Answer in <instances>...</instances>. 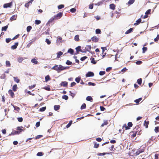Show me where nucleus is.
<instances>
[{
    "mask_svg": "<svg viewBox=\"0 0 159 159\" xmlns=\"http://www.w3.org/2000/svg\"><path fill=\"white\" fill-rule=\"evenodd\" d=\"M23 127L22 126H18L17 127L16 130L13 131L11 134H9V135H14L16 134H20L22 131L24 130L22 128Z\"/></svg>",
    "mask_w": 159,
    "mask_h": 159,
    "instance_id": "obj_1",
    "label": "nucleus"
},
{
    "mask_svg": "<svg viewBox=\"0 0 159 159\" xmlns=\"http://www.w3.org/2000/svg\"><path fill=\"white\" fill-rule=\"evenodd\" d=\"M66 67H64L61 65H55L52 69L57 71L58 72L66 69Z\"/></svg>",
    "mask_w": 159,
    "mask_h": 159,
    "instance_id": "obj_2",
    "label": "nucleus"
},
{
    "mask_svg": "<svg viewBox=\"0 0 159 159\" xmlns=\"http://www.w3.org/2000/svg\"><path fill=\"white\" fill-rule=\"evenodd\" d=\"M133 126L132 123L131 122H129L128 123V126L126 124H124L122 126V129H124V128H125V130L129 129H130V127H132Z\"/></svg>",
    "mask_w": 159,
    "mask_h": 159,
    "instance_id": "obj_3",
    "label": "nucleus"
},
{
    "mask_svg": "<svg viewBox=\"0 0 159 159\" xmlns=\"http://www.w3.org/2000/svg\"><path fill=\"white\" fill-rule=\"evenodd\" d=\"M63 13L62 12H59L56 15H55L53 17L55 20H57L60 18L62 16Z\"/></svg>",
    "mask_w": 159,
    "mask_h": 159,
    "instance_id": "obj_4",
    "label": "nucleus"
},
{
    "mask_svg": "<svg viewBox=\"0 0 159 159\" xmlns=\"http://www.w3.org/2000/svg\"><path fill=\"white\" fill-rule=\"evenodd\" d=\"M12 2H10V3L5 4L3 6V7L4 8H7L8 7H10L12 5Z\"/></svg>",
    "mask_w": 159,
    "mask_h": 159,
    "instance_id": "obj_5",
    "label": "nucleus"
},
{
    "mask_svg": "<svg viewBox=\"0 0 159 159\" xmlns=\"http://www.w3.org/2000/svg\"><path fill=\"white\" fill-rule=\"evenodd\" d=\"M8 93L10 95L11 98H13L15 97V94L13 92L12 90L10 89L8 91Z\"/></svg>",
    "mask_w": 159,
    "mask_h": 159,
    "instance_id": "obj_6",
    "label": "nucleus"
},
{
    "mask_svg": "<svg viewBox=\"0 0 159 159\" xmlns=\"http://www.w3.org/2000/svg\"><path fill=\"white\" fill-rule=\"evenodd\" d=\"M94 75V74L93 72H88L85 75L86 77H92Z\"/></svg>",
    "mask_w": 159,
    "mask_h": 159,
    "instance_id": "obj_7",
    "label": "nucleus"
},
{
    "mask_svg": "<svg viewBox=\"0 0 159 159\" xmlns=\"http://www.w3.org/2000/svg\"><path fill=\"white\" fill-rule=\"evenodd\" d=\"M75 49L76 51V52L77 53H79V52H84L83 51H82V50L81 49V46H78L77 47L75 48Z\"/></svg>",
    "mask_w": 159,
    "mask_h": 159,
    "instance_id": "obj_8",
    "label": "nucleus"
},
{
    "mask_svg": "<svg viewBox=\"0 0 159 159\" xmlns=\"http://www.w3.org/2000/svg\"><path fill=\"white\" fill-rule=\"evenodd\" d=\"M91 39L93 42H96L98 41L99 39L96 36H94L91 38Z\"/></svg>",
    "mask_w": 159,
    "mask_h": 159,
    "instance_id": "obj_9",
    "label": "nucleus"
},
{
    "mask_svg": "<svg viewBox=\"0 0 159 159\" xmlns=\"http://www.w3.org/2000/svg\"><path fill=\"white\" fill-rule=\"evenodd\" d=\"M18 44L19 43L18 42L15 43L14 45L11 46V48L12 49H16L17 48V46H18Z\"/></svg>",
    "mask_w": 159,
    "mask_h": 159,
    "instance_id": "obj_10",
    "label": "nucleus"
},
{
    "mask_svg": "<svg viewBox=\"0 0 159 159\" xmlns=\"http://www.w3.org/2000/svg\"><path fill=\"white\" fill-rule=\"evenodd\" d=\"M17 16V15H13L10 18V20L11 21L14 20H16Z\"/></svg>",
    "mask_w": 159,
    "mask_h": 159,
    "instance_id": "obj_11",
    "label": "nucleus"
},
{
    "mask_svg": "<svg viewBox=\"0 0 159 159\" xmlns=\"http://www.w3.org/2000/svg\"><path fill=\"white\" fill-rule=\"evenodd\" d=\"M140 125H137L135 127L134 129L133 130L134 131H137L138 132L141 130V129H140Z\"/></svg>",
    "mask_w": 159,
    "mask_h": 159,
    "instance_id": "obj_12",
    "label": "nucleus"
},
{
    "mask_svg": "<svg viewBox=\"0 0 159 159\" xmlns=\"http://www.w3.org/2000/svg\"><path fill=\"white\" fill-rule=\"evenodd\" d=\"M61 85L63 87H66L68 85V83L66 81L62 82L61 83Z\"/></svg>",
    "mask_w": 159,
    "mask_h": 159,
    "instance_id": "obj_13",
    "label": "nucleus"
},
{
    "mask_svg": "<svg viewBox=\"0 0 159 159\" xmlns=\"http://www.w3.org/2000/svg\"><path fill=\"white\" fill-rule=\"evenodd\" d=\"M138 132L137 131H133L131 132V133H133V134H132L131 136L134 138L135 137L137 133Z\"/></svg>",
    "mask_w": 159,
    "mask_h": 159,
    "instance_id": "obj_14",
    "label": "nucleus"
},
{
    "mask_svg": "<svg viewBox=\"0 0 159 159\" xmlns=\"http://www.w3.org/2000/svg\"><path fill=\"white\" fill-rule=\"evenodd\" d=\"M116 5L114 4H111L110 5V8L111 9L114 10L115 9Z\"/></svg>",
    "mask_w": 159,
    "mask_h": 159,
    "instance_id": "obj_15",
    "label": "nucleus"
},
{
    "mask_svg": "<svg viewBox=\"0 0 159 159\" xmlns=\"http://www.w3.org/2000/svg\"><path fill=\"white\" fill-rule=\"evenodd\" d=\"M141 21V20L140 19H139L137 20L136 21V23L134 24V25H138Z\"/></svg>",
    "mask_w": 159,
    "mask_h": 159,
    "instance_id": "obj_16",
    "label": "nucleus"
},
{
    "mask_svg": "<svg viewBox=\"0 0 159 159\" xmlns=\"http://www.w3.org/2000/svg\"><path fill=\"white\" fill-rule=\"evenodd\" d=\"M60 106L59 105H55L54 106V110L55 111L58 110L60 108Z\"/></svg>",
    "mask_w": 159,
    "mask_h": 159,
    "instance_id": "obj_17",
    "label": "nucleus"
},
{
    "mask_svg": "<svg viewBox=\"0 0 159 159\" xmlns=\"http://www.w3.org/2000/svg\"><path fill=\"white\" fill-rule=\"evenodd\" d=\"M63 54V53L61 51L57 53V58H59L60 57V56L62 55Z\"/></svg>",
    "mask_w": 159,
    "mask_h": 159,
    "instance_id": "obj_18",
    "label": "nucleus"
},
{
    "mask_svg": "<svg viewBox=\"0 0 159 159\" xmlns=\"http://www.w3.org/2000/svg\"><path fill=\"white\" fill-rule=\"evenodd\" d=\"M108 124V120H104V121L103 123H102L101 125V127H103L105 125H107Z\"/></svg>",
    "mask_w": 159,
    "mask_h": 159,
    "instance_id": "obj_19",
    "label": "nucleus"
},
{
    "mask_svg": "<svg viewBox=\"0 0 159 159\" xmlns=\"http://www.w3.org/2000/svg\"><path fill=\"white\" fill-rule=\"evenodd\" d=\"M67 52L70 53L71 55H73L74 51L73 49L70 48L68 49Z\"/></svg>",
    "mask_w": 159,
    "mask_h": 159,
    "instance_id": "obj_20",
    "label": "nucleus"
},
{
    "mask_svg": "<svg viewBox=\"0 0 159 159\" xmlns=\"http://www.w3.org/2000/svg\"><path fill=\"white\" fill-rule=\"evenodd\" d=\"M12 90L16 92V91L17 89V86L16 84L14 85L12 87Z\"/></svg>",
    "mask_w": 159,
    "mask_h": 159,
    "instance_id": "obj_21",
    "label": "nucleus"
},
{
    "mask_svg": "<svg viewBox=\"0 0 159 159\" xmlns=\"http://www.w3.org/2000/svg\"><path fill=\"white\" fill-rule=\"evenodd\" d=\"M91 46L87 45L85 47V49L87 51H89L91 50Z\"/></svg>",
    "mask_w": 159,
    "mask_h": 159,
    "instance_id": "obj_22",
    "label": "nucleus"
},
{
    "mask_svg": "<svg viewBox=\"0 0 159 159\" xmlns=\"http://www.w3.org/2000/svg\"><path fill=\"white\" fill-rule=\"evenodd\" d=\"M86 100L88 101H90L91 102L93 100L92 98L90 96H88L86 98Z\"/></svg>",
    "mask_w": 159,
    "mask_h": 159,
    "instance_id": "obj_23",
    "label": "nucleus"
},
{
    "mask_svg": "<svg viewBox=\"0 0 159 159\" xmlns=\"http://www.w3.org/2000/svg\"><path fill=\"white\" fill-rule=\"evenodd\" d=\"M133 30V28H131L127 30L125 33V34H128L131 33Z\"/></svg>",
    "mask_w": 159,
    "mask_h": 159,
    "instance_id": "obj_24",
    "label": "nucleus"
},
{
    "mask_svg": "<svg viewBox=\"0 0 159 159\" xmlns=\"http://www.w3.org/2000/svg\"><path fill=\"white\" fill-rule=\"evenodd\" d=\"M149 121H144V126H145V128H148V125L149 124Z\"/></svg>",
    "mask_w": 159,
    "mask_h": 159,
    "instance_id": "obj_25",
    "label": "nucleus"
},
{
    "mask_svg": "<svg viewBox=\"0 0 159 159\" xmlns=\"http://www.w3.org/2000/svg\"><path fill=\"white\" fill-rule=\"evenodd\" d=\"M11 64L9 61H6V67H10Z\"/></svg>",
    "mask_w": 159,
    "mask_h": 159,
    "instance_id": "obj_26",
    "label": "nucleus"
},
{
    "mask_svg": "<svg viewBox=\"0 0 159 159\" xmlns=\"http://www.w3.org/2000/svg\"><path fill=\"white\" fill-rule=\"evenodd\" d=\"M23 60L24 59L23 57H19L17 59V60L19 62L21 63L22 62Z\"/></svg>",
    "mask_w": 159,
    "mask_h": 159,
    "instance_id": "obj_27",
    "label": "nucleus"
},
{
    "mask_svg": "<svg viewBox=\"0 0 159 159\" xmlns=\"http://www.w3.org/2000/svg\"><path fill=\"white\" fill-rule=\"evenodd\" d=\"M13 79H14V81L15 82H16L17 83H19L20 80L19 79H18V78L17 77H14Z\"/></svg>",
    "mask_w": 159,
    "mask_h": 159,
    "instance_id": "obj_28",
    "label": "nucleus"
},
{
    "mask_svg": "<svg viewBox=\"0 0 159 159\" xmlns=\"http://www.w3.org/2000/svg\"><path fill=\"white\" fill-rule=\"evenodd\" d=\"M50 78L49 75L46 76L45 77V82H47L48 81L50 80Z\"/></svg>",
    "mask_w": 159,
    "mask_h": 159,
    "instance_id": "obj_29",
    "label": "nucleus"
},
{
    "mask_svg": "<svg viewBox=\"0 0 159 159\" xmlns=\"http://www.w3.org/2000/svg\"><path fill=\"white\" fill-rule=\"evenodd\" d=\"M142 100V98H140L139 99L135 100L134 101V102L136 103L137 104H139V102Z\"/></svg>",
    "mask_w": 159,
    "mask_h": 159,
    "instance_id": "obj_30",
    "label": "nucleus"
},
{
    "mask_svg": "<svg viewBox=\"0 0 159 159\" xmlns=\"http://www.w3.org/2000/svg\"><path fill=\"white\" fill-rule=\"evenodd\" d=\"M74 39L75 41H78L79 40V35H76Z\"/></svg>",
    "mask_w": 159,
    "mask_h": 159,
    "instance_id": "obj_31",
    "label": "nucleus"
},
{
    "mask_svg": "<svg viewBox=\"0 0 159 159\" xmlns=\"http://www.w3.org/2000/svg\"><path fill=\"white\" fill-rule=\"evenodd\" d=\"M8 26L7 25L5 26L4 27H2V31H6L8 28Z\"/></svg>",
    "mask_w": 159,
    "mask_h": 159,
    "instance_id": "obj_32",
    "label": "nucleus"
},
{
    "mask_svg": "<svg viewBox=\"0 0 159 159\" xmlns=\"http://www.w3.org/2000/svg\"><path fill=\"white\" fill-rule=\"evenodd\" d=\"M81 80V77H78L75 79V80L78 83H79Z\"/></svg>",
    "mask_w": 159,
    "mask_h": 159,
    "instance_id": "obj_33",
    "label": "nucleus"
},
{
    "mask_svg": "<svg viewBox=\"0 0 159 159\" xmlns=\"http://www.w3.org/2000/svg\"><path fill=\"white\" fill-rule=\"evenodd\" d=\"M43 89L46 90L47 91H50L51 90V89L50 88V86L49 85H48L47 86L43 88Z\"/></svg>",
    "mask_w": 159,
    "mask_h": 159,
    "instance_id": "obj_34",
    "label": "nucleus"
},
{
    "mask_svg": "<svg viewBox=\"0 0 159 159\" xmlns=\"http://www.w3.org/2000/svg\"><path fill=\"white\" fill-rule=\"evenodd\" d=\"M135 1V0H129L128 2V5H130L132 4Z\"/></svg>",
    "mask_w": 159,
    "mask_h": 159,
    "instance_id": "obj_35",
    "label": "nucleus"
},
{
    "mask_svg": "<svg viewBox=\"0 0 159 159\" xmlns=\"http://www.w3.org/2000/svg\"><path fill=\"white\" fill-rule=\"evenodd\" d=\"M144 149H139L137 151V153L139 154L140 153H142L144 151Z\"/></svg>",
    "mask_w": 159,
    "mask_h": 159,
    "instance_id": "obj_36",
    "label": "nucleus"
},
{
    "mask_svg": "<svg viewBox=\"0 0 159 159\" xmlns=\"http://www.w3.org/2000/svg\"><path fill=\"white\" fill-rule=\"evenodd\" d=\"M142 78H140L138 79L137 80V82L140 85L142 83Z\"/></svg>",
    "mask_w": 159,
    "mask_h": 159,
    "instance_id": "obj_37",
    "label": "nucleus"
},
{
    "mask_svg": "<svg viewBox=\"0 0 159 159\" xmlns=\"http://www.w3.org/2000/svg\"><path fill=\"white\" fill-rule=\"evenodd\" d=\"M86 105L85 103H84L81 106L80 109L81 110L84 109L86 108Z\"/></svg>",
    "mask_w": 159,
    "mask_h": 159,
    "instance_id": "obj_38",
    "label": "nucleus"
},
{
    "mask_svg": "<svg viewBox=\"0 0 159 159\" xmlns=\"http://www.w3.org/2000/svg\"><path fill=\"white\" fill-rule=\"evenodd\" d=\"M13 107L14 108V110L16 111H17V112H19L20 110V108H19V107L16 106H13Z\"/></svg>",
    "mask_w": 159,
    "mask_h": 159,
    "instance_id": "obj_39",
    "label": "nucleus"
},
{
    "mask_svg": "<svg viewBox=\"0 0 159 159\" xmlns=\"http://www.w3.org/2000/svg\"><path fill=\"white\" fill-rule=\"evenodd\" d=\"M72 123V120L70 121L69 122V123L66 125V128H68L69 127H70V126L71 125Z\"/></svg>",
    "mask_w": 159,
    "mask_h": 159,
    "instance_id": "obj_40",
    "label": "nucleus"
},
{
    "mask_svg": "<svg viewBox=\"0 0 159 159\" xmlns=\"http://www.w3.org/2000/svg\"><path fill=\"white\" fill-rule=\"evenodd\" d=\"M93 143H94V148H98L99 147V144L95 142H93Z\"/></svg>",
    "mask_w": 159,
    "mask_h": 159,
    "instance_id": "obj_41",
    "label": "nucleus"
},
{
    "mask_svg": "<svg viewBox=\"0 0 159 159\" xmlns=\"http://www.w3.org/2000/svg\"><path fill=\"white\" fill-rule=\"evenodd\" d=\"M41 23V21L40 20H36L35 21V23L36 25H39Z\"/></svg>",
    "mask_w": 159,
    "mask_h": 159,
    "instance_id": "obj_42",
    "label": "nucleus"
},
{
    "mask_svg": "<svg viewBox=\"0 0 159 159\" xmlns=\"http://www.w3.org/2000/svg\"><path fill=\"white\" fill-rule=\"evenodd\" d=\"M31 62L36 64L38 63V61L35 59H32L31 60Z\"/></svg>",
    "mask_w": 159,
    "mask_h": 159,
    "instance_id": "obj_43",
    "label": "nucleus"
},
{
    "mask_svg": "<svg viewBox=\"0 0 159 159\" xmlns=\"http://www.w3.org/2000/svg\"><path fill=\"white\" fill-rule=\"evenodd\" d=\"M64 7V5L63 4H61L60 5H59L58 6V9H62V8H63Z\"/></svg>",
    "mask_w": 159,
    "mask_h": 159,
    "instance_id": "obj_44",
    "label": "nucleus"
},
{
    "mask_svg": "<svg viewBox=\"0 0 159 159\" xmlns=\"http://www.w3.org/2000/svg\"><path fill=\"white\" fill-rule=\"evenodd\" d=\"M32 27L31 26H27V31L28 32H29L32 29Z\"/></svg>",
    "mask_w": 159,
    "mask_h": 159,
    "instance_id": "obj_45",
    "label": "nucleus"
},
{
    "mask_svg": "<svg viewBox=\"0 0 159 159\" xmlns=\"http://www.w3.org/2000/svg\"><path fill=\"white\" fill-rule=\"evenodd\" d=\"M91 62L93 64H95L96 63V61L95 60V59L94 58H92L91 61Z\"/></svg>",
    "mask_w": 159,
    "mask_h": 159,
    "instance_id": "obj_46",
    "label": "nucleus"
},
{
    "mask_svg": "<svg viewBox=\"0 0 159 159\" xmlns=\"http://www.w3.org/2000/svg\"><path fill=\"white\" fill-rule=\"evenodd\" d=\"M154 131L156 133H158L159 131V127H155V128Z\"/></svg>",
    "mask_w": 159,
    "mask_h": 159,
    "instance_id": "obj_47",
    "label": "nucleus"
},
{
    "mask_svg": "<svg viewBox=\"0 0 159 159\" xmlns=\"http://www.w3.org/2000/svg\"><path fill=\"white\" fill-rule=\"evenodd\" d=\"M54 20H55L54 18V17H52L48 21V23H51Z\"/></svg>",
    "mask_w": 159,
    "mask_h": 159,
    "instance_id": "obj_48",
    "label": "nucleus"
},
{
    "mask_svg": "<svg viewBox=\"0 0 159 159\" xmlns=\"http://www.w3.org/2000/svg\"><path fill=\"white\" fill-rule=\"evenodd\" d=\"M62 98L65 100H67L68 99V97L67 95H64L62 96Z\"/></svg>",
    "mask_w": 159,
    "mask_h": 159,
    "instance_id": "obj_49",
    "label": "nucleus"
},
{
    "mask_svg": "<svg viewBox=\"0 0 159 159\" xmlns=\"http://www.w3.org/2000/svg\"><path fill=\"white\" fill-rule=\"evenodd\" d=\"M145 156L144 155H141L140 156L138 157L139 159H144Z\"/></svg>",
    "mask_w": 159,
    "mask_h": 159,
    "instance_id": "obj_50",
    "label": "nucleus"
},
{
    "mask_svg": "<svg viewBox=\"0 0 159 159\" xmlns=\"http://www.w3.org/2000/svg\"><path fill=\"white\" fill-rule=\"evenodd\" d=\"M159 39V34H158L157 37L154 39V41L155 42H157Z\"/></svg>",
    "mask_w": 159,
    "mask_h": 159,
    "instance_id": "obj_51",
    "label": "nucleus"
},
{
    "mask_svg": "<svg viewBox=\"0 0 159 159\" xmlns=\"http://www.w3.org/2000/svg\"><path fill=\"white\" fill-rule=\"evenodd\" d=\"M46 109V107H43L41 108H40L39 109V110L41 111H44Z\"/></svg>",
    "mask_w": 159,
    "mask_h": 159,
    "instance_id": "obj_52",
    "label": "nucleus"
},
{
    "mask_svg": "<svg viewBox=\"0 0 159 159\" xmlns=\"http://www.w3.org/2000/svg\"><path fill=\"white\" fill-rule=\"evenodd\" d=\"M96 33L97 34H99L101 33V31L99 29H97L96 30Z\"/></svg>",
    "mask_w": 159,
    "mask_h": 159,
    "instance_id": "obj_53",
    "label": "nucleus"
},
{
    "mask_svg": "<svg viewBox=\"0 0 159 159\" xmlns=\"http://www.w3.org/2000/svg\"><path fill=\"white\" fill-rule=\"evenodd\" d=\"M49 31H50V29H48V30L45 31L44 32V34L46 35H48V34H49Z\"/></svg>",
    "mask_w": 159,
    "mask_h": 159,
    "instance_id": "obj_54",
    "label": "nucleus"
},
{
    "mask_svg": "<svg viewBox=\"0 0 159 159\" xmlns=\"http://www.w3.org/2000/svg\"><path fill=\"white\" fill-rule=\"evenodd\" d=\"M76 9L75 8H72L70 9V11L72 13H74L76 11Z\"/></svg>",
    "mask_w": 159,
    "mask_h": 159,
    "instance_id": "obj_55",
    "label": "nucleus"
},
{
    "mask_svg": "<svg viewBox=\"0 0 159 159\" xmlns=\"http://www.w3.org/2000/svg\"><path fill=\"white\" fill-rule=\"evenodd\" d=\"M143 53H144L147 50V47H143Z\"/></svg>",
    "mask_w": 159,
    "mask_h": 159,
    "instance_id": "obj_56",
    "label": "nucleus"
},
{
    "mask_svg": "<svg viewBox=\"0 0 159 159\" xmlns=\"http://www.w3.org/2000/svg\"><path fill=\"white\" fill-rule=\"evenodd\" d=\"M88 84L89 85H92L94 86L95 85V84L94 83H92L91 82H89L88 83Z\"/></svg>",
    "mask_w": 159,
    "mask_h": 159,
    "instance_id": "obj_57",
    "label": "nucleus"
},
{
    "mask_svg": "<svg viewBox=\"0 0 159 159\" xmlns=\"http://www.w3.org/2000/svg\"><path fill=\"white\" fill-rule=\"evenodd\" d=\"M45 42L47 43L49 45L51 43V41L48 39H46L45 40Z\"/></svg>",
    "mask_w": 159,
    "mask_h": 159,
    "instance_id": "obj_58",
    "label": "nucleus"
},
{
    "mask_svg": "<svg viewBox=\"0 0 159 159\" xmlns=\"http://www.w3.org/2000/svg\"><path fill=\"white\" fill-rule=\"evenodd\" d=\"M66 64L67 65H70L72 64V62L70 61L67 60L66 62Z\"/></svg>",
    "mask_w": 159,
    "mask_h": 159,
    "instance_id": "obj_59",
    "label": "nucleus"
},
{
    "mask_svg": "<svg viewBox=\"0 0 159 159\" xmlns=\"http://www.w3.org/2000/svg\"><path fill=\"white\" fill-rule=\"evenodd\" d=\"M106 72L105 71H100L99 72V75H104L105 74Z\"/></svg>",
    "mask_w": 159,
    "mask_h": 159,
    "instance_id": "obj_60",
    "label": "nucleus"
},
{
    "mask_svg": "<svg viewBox=\"0 0 159 159\" xmlns=\"http://www.w3.org/2000/svg\"><path fill=\"white\" fill-rule=\"evenodd\" d=\"M37 156H42L43 155V153L42 152H38L37 154Z\"/></svg>",
    "mask_w": 159,
    "mask_h": 159,
    "instance_id": "obj_61",
    "label": "nucleus"
},
{
    "mask_svg": "<svg viewBox=\"0 0 159 159\" xmlns=\"http://www.w3.org/2000/svg\"><path fill=\"white\" fill-rule=\"evenodd\" d=\"M11 40V39L10 38H6V41L7 43H9Z\"/></svg>",
    "mask_w": 159,
    "mask_h": 159,
    "instance_id": "obj_62",
    "label": "nucleus"
},
{
    "mask_svg": "<svg viewBox=\"0 0 159 159\" xmlns=\"http://www.w3.org/2000/svg\"><path fill=\"white\" fill-rule=\"evenodd\" d=\"M36 86V84H34L33 85H31L29 87L30 89H31L34 88Z\"/></svg>",
    "mask_w": 159,
    "mask_h": 159,
    "instance_id": "obj_63",
    "label": "nucleus"
},
{
    "mask_svg": "<svg viewBox=\"0 0 159 159\" xmlns=\"http://www.w3.org/2000/svg\"><path fill=\"white\" fill-rule=\"evenodd\" d=\"M17 120L19 122H22L23 121V118L22 117H19L17 118Z\"/></svg>",
    "mask_w": 159,
    "mask_h": 159,
    "instance_id": "obj_64",
    "label": "nucleus"
}]
</instances>
